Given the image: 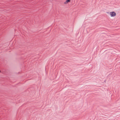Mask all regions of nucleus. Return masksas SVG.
I'll use <instances>...</instances> for the list:
<instances>
[{"label": "nucleus", "instance_id": "f257e3e1", "mask_svg": "<svg viewBox=\"0 0 120 120\" xmlns=\"http://www.w3.org/2000/svg\"><path fill=\"white\" fill-rule=\"evenodd\" d=\"M111 17H114L116 15V13L114 11H109L107 12Z\"/></svg>", "mask_w": 120, "mask_h": 120}, {"label": "nucleus", "instance_id": "f03ea898", "mask_svg": "<svg viewBox=\"0 0 120 120\" xmlns=\"http://www.w3.org/2000/svg\"><path fill=\"white\" fill-rule=\"evenodd\" d=\"M70 0H67L65 2H64V4H67L68 2H70Z\"/></svg>", "mask_w": 120, "mask_h": 120}, {"label": "nucleus", "instance_id": "7ed1b4c3", "mask_svg": "<svg viewBox=\"0 0 120 120\" xmlns=\"http://www.w3.org/2000/svg\"><path fill=\"white\" fill-rule=\"evenodd\" d=\"M1 72V71L0 70V72Z\"/></svg>", "mask_w": 120, "mask_h": 120}]
</instances>
